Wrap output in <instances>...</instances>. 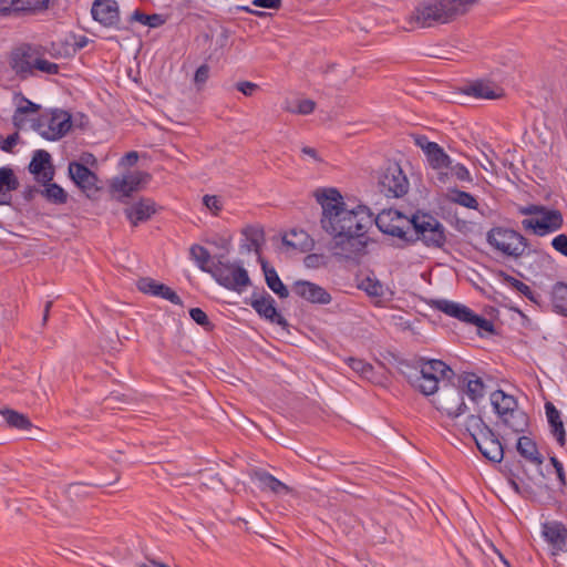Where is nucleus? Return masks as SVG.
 <instances>
[{"label": "nucleus", "mask_w": 567, "mask_h": 567, "mask_svg": "<svg viewBox=\"0 0 567 567\" xmlns=\"http://www.w3.org/2000/svg\"><path fill=\"white\" fill-rule=\"evenodd\" d=\"M315 197L321 206L320 226L332 238L334 256L352 259L367 246V233L373 221L383 234L405 239L411 219L396 209H384L373 217L364 205L349 209L337 188H319Z\"/></svg>", "instance_id": "1"}, {"label": "nucleus", "mask_w": 567, "mask_h": 567, "mask_svg": "<svg viewBox=\"0 0 567 567\" xmlns=\"http://www.w3.org/2000/svg\"><path fill=\"white\" fill-rule=\"evenodd\" d=\"M476 0H426L420 2L408 18L412 28L445 24L466 13Z\"/></svg>", "instance_id": "2"}, {"label": "nucleus", "mask_w": 567, "mask_h": 567, "mask_svg": "<svg viewBox=\"0 0 567 567\" xmlns=\"http://www.w3.org/2000/svg\"><path fill=\"white\" fill-rule=\"evenodd\" d=\"M452 374L453 370L442 360H421L420 368L413 369V372L408 374V380L422 394L432 395L441 390L440 381Z\"/></svg>", "instance_id": "3"}, {"label": "nucleus", "mask_w": 567, "mask_h": 567, "mask_svg": "<svg viewBox=\"0 0 567 567\" xmlns=\"http://www.w3.org/2000/svg\"><path fill=\"white\" fill-rule=\"evenodd\" d=\"M37 50L30 43H22L13 48L7 55L8 69L0 71V82L13 80L24 82L32 79Z\"/></svg>", "instance_id": "4"}, {"label": "nucleus", "mask_w": 567, "mask_h": 567, "mask_svg": "<svg viewBox=\"0 0 567 567\" xmlns=\"http://www.w3.org/2000/svg\"><path fill=\"white\" fill-rule=\"evenodd\" d=\"M210 276L219 286L238 293L251 285L248 271L241 260L230 261L218 258L213 262Z\"/></svg>", "instance_id": "5"}, {"label": "nucleus", "mask_w": 567, "mask_h": 567, "mask_svg": "<svg viewBox=\"0 0 567 567\" xmlns=\"http://www.w3.org/2000/svg\"><path fill=\"white\" fill-rule=\"evenodd\" d=\"M486 240L491 247L502 255L514 258L520 257L527 246L525 237L505 227H494L488 230Z\"/></svg>", "instance_id": "6"}, {"label": "nucleus", "mask_w": 567, "mask_h": 567, "mask_svg": "<svg viewBox=\"0 0 567 567\" xmlns=\"http://www.w3.org/2000/svg\"><path fill=\"white\" fill-rule=\"evenodd\" d=\"M34 130L47 141H58L72 127V116L63 110H51L42 114L33 124Z\"/></svg>", "instance_id": "7"}, {"label": "nucleus", "mask_w": 567, "mask_h": 567, "mask_svg": "<svg viewBox=\"0 0 567 567\" xmlns=\"http://www.w3.org/2000/svg\"><path fill=\"white\" fill-rule=\"evenodd\" d=\"M378 187L385 197L400 198L409 192L410 183L401 166L393 162L381 171Z\"/></svg>", "instance_id": "8"}, {"label": "nucleus", "mask_w": 567, "mask_h": 567, "mask_svg": "<svg viewBox=\"0 0 567 567\" xmlns=\"http://www.w3.org/2000/svg\"><path fill=\"white\" fill-rule=\"evenodd\" d=\"M412 226L427 247L441 248L446 241L444 226L429 214L414 215L411 219Z\"/></svg>", "instance_id": "9"}, {"label": "nucleus", "mask_w": 567, "mask_h": 567, "mask_svg": "<svg viewBox=\"0 0 567 567\" xmlns=\"http://www.w3.org/2000/svg\"><path fill=\"white\" fill-rule=\"evenodd\" d=\"M563 223V215L559 210L544 206L543 213H539L536 217L523 219L522 226L525 230L543 237L560 229Z\"/></svg>", "instance_id": "10"}, {"label": "nucleus", "mask_w": 567, "mask_h": 567, "mask_svg": "<svg viewBox=\"0 0 567 567\" xmlns=\"http://www.w3.org/2000/svg\"><path fill=\"white\" fill-rule=\"evenodd\" d=\"M435 404L439 410L445 412L451 419L458 417L467 410L463 391L452 385L441 388L435 399Z\"/></svg>", "instance_id": "11"}, {"label": "nucleus", "mask_w": 567, "mask_h": 567, "mask_svg": "<svg viewBox=\"0 0 567 567\" xmlns=\"http://www.w3.org/2000/svg\"><path fill=\"white\" fill-rule=\"evenodd\" d=\"M248 305L261 319L281 327L288 326L287 320L278 312L275 299L267 291L252 292Z\"/></svg>", "instance_id": "12"}, {"label": "nucleus", "mask_w": 567, "mask_h": 567, "mask_svg": "<svg viewBox=\"0 0 567 567\" xmlns=\"http://www.w3.org/2000/svg\"><path fill=\"white\" fill-rule=\"evenodd\" d=\"M91 16L101 25L122 30L120 6L116 0H94L91 8Z\"/></svg>", "instance_id": "13"}, {"label": "nucleus", "mask_w": 567, "mask_h": 567, "mask_svg": "<svg viewBox=\"0 0 567 567\" xmlns=\"http://www.w3.org/2000/svg\"><path fill=\"white\" fill-rule=\"evenodd\" d=\"M540 534L550 547V554L557 556L567 551V527L558 520L542 523Z\"/></svg>", "instance_id": "14"}, {"label": "nucleus", "mask_w": 567, "mask_h": 567, "mask_svg": "<svg viewBox=\"0 0 567 567\" xmlns=\"http://www.w3.org/2000/svg\"><path fill=\"white\" fill-rule=\"evenodd\" d=\"M68 175L75 186L87 196L99 190V178L96 174L83 164L70 162L68 166Z\"/></svg>", "instance_id": "15"}, {"label": "nucleus", "mask_w": 567, "mask_h": 567, "mask_svg": "<svg viewBox=\"0 0 567 567\" xmlns=\"http://www.w3.org/2000/svg\"><path fill=\"white\" fill-rule=\"evenodd\" d=\"M292 292L311 303L328 305L332 300L331 295L323 287L308 280L295 281Z\"/></svg>", "instance_id": "16"}, {"label": "nucleus", "mask_w": 567, "mask_h": 567, "mask_svg": "<svg viewBox=\"0 0 567 567\" xmlns=\"http://www.w3.org/2000/svg\"><path fill=\"white\" fill-rule=\"evenodd\" d=\"M16 110L12 115V123L18 130L24 128L31 115L39 112L40 105L27 99L21 92L13 94Z\"/></svg>", "instance_id": "17"}, {"label": "nucleus", "mask_w": 567, "mask_h": 567, "mask_svg": "<svg viewBox=\"0 0 567 567\" xmlns=\"http://www.w3.org/2000/svg\"><path fill=\"white\" fill-rule=\"evenodd\" d=\"M251 478L262 492H270L277 496H284L291 492L288 485L264 470L254 471Z\"/></svg>", "instance_id": "18"}, {"label": "nucleus", "mask_w": 567, "mask_h": 567, "mask_svg": "<svg viewBox=\"0 0 567 567\" xmlns=\"http://www.w3.org/2000/svg\"><path fill=\"white\" fill-rule=\"evenodd\" d=\"M148 177L147 174L141 172H131L122 176H115L111 181V188L113 192L130 196L133 192L137 190L140 184Z\"/></svg>", "instance_id": "19"}, {"label": "nucleus", "mask_w": 567, "mask_h": 567, "mask_svg": "<svg viewBox=\"0 0 567 567\" xmlns=\"http://www.w3.org/2000/svg\"><path fill=\"white\" fill-rule=\"evenodd\" d=\"M475 444L482 455L491 462L499 463L504 457V449L493 431L480 436Z\"/></svg>", "instance_id": "20"}, {"label": "nucleus", "mask_w": 567, "mask_h": 567, "mask_svg": "<svg viewBox=\"0 0 567 567\" xmlns=\"http://www.w3.org/2000/svg\"><path fill=\"white\" fill-rule=\"evenodd\" d=\"M432 306L433 308H435L436 310L452 317V318H455L457 320H460L461 322H464V323H467L468 320H470V317L472 315V309L468 308L467 306L463 305V303H460V302H456V301H452V300H447V299H436V300H433L432 301Z\"/></svg>", "instance_id": "21"}, {"label": "nucleus", "mask_w": 567, "mask_h": 567, "mask_svg": "<svg viewBox=\"0 0 567 567\" xmlns=\"http://www.w3.org/2000/svg\"><path fill=\"white\" fill-rule=\"evenodd\" d=\"M545 413L551 435L560 446H564L566 443V432L559 410L551 402L547 401L545 403Z\"/></svg>", "instance_id": "22"}, {"label": "nucleus", "mask_w": 567, "mask_h": 567, "mask_svg": "<svg viewBox=\"0 0 567 567\" xmlns=\"http://www.w3.org/2000/svg\"><path fill=\"white\" fill-rule=\"evenodd\" d=\"M243 240L240 248L247 252L255 251L259 254V250L265 241L264 229L257 225L246 226L243 231Z\"/></svg>", "instance_id": "23"}, {"label": "nucleus", "mask_w": 567, "mask_h": 567, "mask_svg": "<svg viewBox=\"0 0 567 567\" xmlns=\"http://www.w3.org/2000/svg\"><path fill=\"white\" fill-rule=\"evenodd\" d=\"M155 213V205L152 200L143 199L134 203L125 209L126 218L136 226L138 223L145 221L151 218Z\"/></svg>", "instance_id": "24"}, {"label": "nucleus", "mask_w": 567, "mask_h": 567, "mask_svg": "<svg viewBox=\"0 0 567 567\" xmlns=\"http://www.w3.org/2000/svg\"><path fill=\"white\" fill-rule=\"evenodd\" d=\"M491 403L498 417L519 409L516 399L503 390H496L491 394Z\"/></svg>", "instance_id": "25"}, {"label": "nucleus", "mask_w": 567, "mask_h": 567, "mask_svg": "<svg viewBox=\"0 0 567 567\" xmlns=\"http://www.w3.org/2000/svg\"><path fill=\"white\" fill-rule=\"evenodd\" d=\"M50 161L51 156L47 151L37 150L29 164L30 173L41 175L44 181L50 182L53 178V172L51 168H45L47 165H50Z\"/></svg>", "instance_id": "26"}, {"label": "nucleus", "mask_w": 567, "mask_h": 567, "mask_svg": "<svg viewBox=\"0 0 567 567\" xmlns=\"http://www.w3.org/2000/svg\"><path fill=\"white\" fill-rule=\"evenodd\" d=\"M19 187V181L12 168L0 167V204H8L11 199L10 193Z\"/></svg>", "instance_id": "27"}, {"label": "nucleus", "mask_w": 567, "mask_h": 567, "mask_svg": "<svg viewBox=\"0 0 567 567\" xmlns=\"http://www.w3.org/2000/svg\"><path fill=\"white\" fill-rule=\"evenodd\" d=\"M464 94L475 99L494 100L501 96L495 85L486 81H475L466 85L463 90Z\"/></svg>", "instance_id": "28"}, {"label": "nucleus", "mask_w": 567, "mask_h": 567, "mask_svg": "<svg viewBox=\"0 0 567 567\" xmlns=\"http://www.w3.org/2000/svg\"><path fill=\"white\" fill-rule=\"evenodd\" d=\"M259 261L261 264V268L264 270L266 284L268 288L275 292L279 298H287L289 296V290L284 285L281 279L279 278L275 268H269L267 262L259 256Z\"/></svg>", "instance_id": "29"}, {"label": "nucleus", "mask_w": 567, "mask_h": 567, "mask_svg": "<svg viewBox=\"0 0 567 567\" xmlns=\"http://www.w3.org/2000/svg\"><path fill=\"white\" fill-rule=\"evenodd\" d=\"M424 154L434 173L449 164V155L437 143H425Z\"/></svg>", "instance_id": "30"}, {"label": "nucleus", "mask_w": 567, "mask_h": 567, "mask_svg": "<svg viewBox=\"0 0 567 567\" xmlns=\"http://www.w3.org/2000/svg\"><path fill=\"white\" fill-rule=\"evenodd\" d=\"M463 385L466 388V394L468 398L476 402L484 396V383L481 378L474 373H465L460 379Z\"/></svg>", "instance_id": "31"}, {"label": "nucleus", "mask_w": 567, "mask_h": 567, "mask_svg": "<svg viewBox=\"0 0 567 567\" xmlns=\"http://www.w3.org/2000/svg\"><path fill=\"white\" fill-rule=\"evenodd\" d=\"M0 415L3 417L8 426L17 430H29L32 426L29 417L16 410L3 408L0 409Z\"/></svg>", "instance_id": "32"}, {"label": "nucleus", "mask_w": 567, "mask_h": 567, "mask_svg": "<svg viewBox=\"0 0 567 567\" xmlns=\"http://www.w3.org/2000/svg\"><path fill=\"white\" fill-rule=\"evenodd\" d=\"M518 453L535 464H542L543 457L540 456L536 443L528 436H520L517 441Z\"/></svg>", "instance_id": "33"}, {"label": "nucleus", "mask_w": 567, "mask_h": 567, "mask_svg": "<svg viewBox=\"0 0 567 567\" xmlns=\"http://www.w3.org/2000/svg\"><path fill=\"white\" fill-rule=\"evenodd\" d=\"M505 426L512 430L515 433L524 432L528 426V416L527 414L517 409L513 413H508L499 417Z\"/></svg>", "instance_id": "34"}, {"label": "nucleus", "mask_w": 567, "mask_h": 567, "mask_svg": "<svg viewBox=\"0 0 567 567\" xmlns=\"http://www.w3.org/2000/svg\"><path fill=\"white\" fill-rule=\"evenodd\" d=\"M189 256L190 259L194 261V264L204 272H207L212 275V268L213 264L210 265V254L209 251L200 246V245H193L189 248Z\"/></svg>", "instance_id": "35"}, {"label": "nucleus", "mask_w": 567, "mask_h": 567, "mask_svg": "<svg viewBox=\"0 0 567 567\" xmlns=\"http://www.w3.org/2000/svg\"><path fill=\"white\" fill-rule=\"evenodd\" d=\"M464 426L474 442L477 441L480 436L489 434L492 431V429L483 421L481 416L473 414L467 416Z\"/></svg>", "instance_id": "36"}, {"label": "nucleus", "mask_w": 567, "mask_h": 567, "mask_svg": "<svg viewBox=\"0 0 567 567\" xmlns=\"http://www.w3.org/2000/svg\"><path fill=\"white\" fill-rule=\"evenodd\" d=\"M553 307L558 313L567 316V285L556 282L551 290Z\"/></svg>", "instance_id": "37"}, {"label": "nucleus", "mask_w": 567, "mask_h": 567, "mask_svg": "<svg viewBox=\"0 0 567 567\" xmlns=\"http://www.w3.org/2000/svg\"><path fill=\"white\" fill-rule=\"evenodd\" d=\"M59 71V64L47 60L42 54H40L39 50H37V55L33 64V78H37L39 72L48 75H54L58 74Z\"/></svg>", "instance_id": "38"}, {"label": "nucleus", "mask_w": 567, "mask_h": 567, "mask_svg": "<svg viewBox=\"0 0 567 567\" xmlns=\"http://www.w3.org/2000/svg\"><path fill=\"white\" fill-rule=\"evenodd\" d=\"M49 0H14V16L25 12H35L48 8Z\"/></svg>", "instance_id": "39"}, {"label": "nucleus", "mask_w": 567, "mask_h": 567, "mask_svg": "<svg viewBox=\"0 0 567 567\" xmlns=\"http://www.w3.org/2000/svg\"><path fill=\"white\" fill-rule=\"evenodd\" d=\"M42 196L53 204H64L68 198L65 190L55 183L44 184Z\"/></svg>", "instance_id": "40"}, {"label": "nucleus", "mask_w": 567, "mask_h": 567, "mask_svg": "<svg viewBox=\"0 0 567 567\" xmlns=\"http://www.w3.org/2000/svg\"><path fill=\"white\" fill-rule=\"evenodd\" d=\"M450 200L470 209H477L478 207V202L475 196L456 188L450 190Z\"/></svg>", "instance_id": "41"}, {"label": "nucleus", "mask_w": 567, "mask_h": 567, "mask_svg": "<svg viewBox=\"0 0 567 567\" xmlns=\"http://www.w3.org/2000/svg\"><path fill=\"white\" fill-rule=\"evenodd\" d=\"M131 21H136L142 23L143 25H147L150 28H158L165 23V19L162 14H145L140 10L133 11L131 16Z\"/></svg>", "instance_id": "42"}, {"label": "nucleus", "mask_w": 567, "mask_h": 567, "mask_svg": "<svg viewBox=\"0 0 567 567\" xmlns=\"http://www.w3.org/2000/svg\"><path fill=\"white\" fill-rule=\"evenodd\" d=\"M344 362L362 378L370 379L373 374V367L362 359L347 357L344 358Z\"/></svg>", "instance_id": "43"}, {"label": "nucleus", "mask_w": 567, "mask_h": 567, "mask_svg": "<svg viewBox=\"0 0 567 567\" xmlns=\"http://www.w3.org/2000/svg\"><path fill=\"white\" fill-rule=\"evenodd\" d=\"M467 324L476 327L481 333L482 332H484V333L494 332L493 322L482 316L476 315L474 311H472V315L470 317Z\"/></svg>", "instance_id": "44"}, {"label": "nucleus", "mask_w": 567, "mask_h": 567, "mask_svg": "<svg viewBox=\"0 0 567 567\" xmlns=\"http://www.w3.org/2000/svg\"><path fill=\"white\" fill-rule=\"evenodd\" d=\"M155 297H161L176 306L183 305L181 297L173 289H171L168 286L164 284H159L157 290L155 291Z\"/></svg>", "instance_id": "45"}, {"label": "nucleus", "mask_w": 567, "mask_h": 567, "mask_svg": "<svg viewBox=\"0 0 567 567\" xmlns=\"http://www.w3.org/2000/svg\"><path fill=\"white\" fill-rule=\"evenodd\" d=\"M361 288L372 297H382L384 295L383 285L377 279L367 278L362 281Z\"/></svg>", "instance_id": "46"}, {"label": "nucleus", "mask_w": 567, "mask_h": 567, "mask_svg": "<svg viewBox=\"0 0 567 567\" xmlns=\"http://www.w3.org/2000/svg\"><path fill=\"white\" fill-rule=\"evenodd\" d=\"M505 281L515 290L519 291L522 295L527 297L529 300L535 301V296L530 287L523 281L512 277V276H505Z\"/></svg>", "instance_id": "47"}, {"label": "nucleus", "mask_w": 567, "mask_h": 567, "mask_svg": "<svg viewBox=\"0 0 567 567\" xmlns=\"http://www.w3.org/2000/svg\"><path fill=\"white\" fill-rule=\"evenodd\" d=\"M316 103L312 100L305 99L296 102V105L287 110L295 114L308 115L315 111Z\"/></svg>", "instance_id": "48"}, {"label": "nucleus", "mask_w": 567, "mask_h": 567, "mask_svg": "<svg viewBox=\"0 0 567 567\" xmlns=\"http://www.w3.org/2000/svg\"><path fill=\"white\" fill-rule=\"evenodd\" d=\"M455 163L456 162H454L451 157H449V164L439 168L435 172L434 177L436 178V181L439 183L446 184L453 178L452 173H453V165H455Z\"/></svg>", "instance_id": "49"}, {"label": "nucleus", "mask_w": 567, "mask_h": 567, "mask_svg": "<svg viewBox=\"0 0 567 567\" xmlns=\"http://www.w3.org/2000/svg\"><path fill=\"white\" fill-rule=\"evenodd\" d=\"M203 204L214 215H218V213L224 207L221 198L219 196H216V195H205L203 197Z\"/></svg>", "instance_id": "50"}, {"label": "nucleus", "mask_w": 567, "mask_h": 567, "mask_svg": "<svg viewBox=\"0 0 567 567\" xmlns=\"http://www.w3.org/2000/svg\"><path fill=\"white\" fill-rule=\"evenodd\" d=\"M159 286V282L152 278H142L138 280L137 287L138 289L150 296L155 297V291L157 290V287Z\"/></svg>", "instance_id": "51"}, {"label": "nucleus", "mask_w": 567, "mask_h": 567, "mask_svg": "<svg viewBox=\"0 0 567 567\" xmlns=\"http://www.w3.org/2000/svg\"><path fill=\"white\" fill-rule=\"evenodd\" d=\"M453 178L460 181V182H471L472 176L467 167L458 162L453 165Z\"/></svg>", "instance_id": "52"}, {"label": "nucleus", "mask_w": 567, "mask_h": 567, "mask_svg": "<svg viewBox=\"0 0 567 567\" xmlns=\"http://www.w3.org/2000/svg\"><path fill=\"white\" fill-rule=\"evenodd\" d=\"M551 246L554 247L555 250L560 252L563 256L567 257V236L566 235H564V234L557 235L551 240Z\"/></svg>", "instance_id": "53"}, {"label": "nucleus", "mask_w": 567, "mask_h": 567, "mask_svg": "<svg viewBox=\"0 0 567 567\" xmlns=\"http://www.w3.org/2000/svg\"><path fill=\"white\" fill-rule=\"evenodd\" d=\"M190 318L199 326H208L209 320L205 311H203L200 308H192L189 310Z\"/></svg>", "instance_id": "54"}, {"label": "nucleus", "mask_w": 567, "mask_h": 567, "mask_svg": "<svg viewBox=\"0 0 567 567\" xmlns=\"http://www.w3.org/2000/svg\"><path fill=\"white\" fill-rule=\"evenodd\" d=\"M544 206L543 205H526V206H519L518 207V214L524 216H530L536 217L539 213H543Z\"/></svg>", "instance_id": "55"}, {"label": "nucleus", "mask_w": 567, "mask_h": 567, "mask_svg": "<svg viewBox=\"0 0 567 567\" xmlns=\"http://www.w3.org/2000/svg\"><path fill=\"white\" fill-rule=\"evenodd\" d=\"M236 87L239 92H241L246 96H251L254 92L258 89L256 83L249 81L238 82Z\"/></svg>", "instance_id": "56"}, {"label": "nucleus", "mask_w": 567, "mask_h": 567, "mask_svg": "<svg viewBox=\"0 0 567 567\" xmlns=\"http://www.w3.org/2000/svg\"><path fill=\"white\" fill-rule=\"evenodd\" d=\"M14 0H0V18L14 16Z\"/></svg>", "instance_id": "57"}, {"label": "nucleus", "mask_w": 567, "mask_h": 567, "mask_svg": "<svg viewBox=\"0 0 567 567\" xmlns=\"http://www.w3.org/2000/svg\"><path fill=\"white\" fill-rule=\"evenodd\" d=\"M208 76H209V68H208V65L203 64L196 70L194 81L197 84H203L207 81Z\"/></svg>", "instance_id": "58"}, {"label": "nucleus", "mask_w": 567, "mask_h": 567, "mask_svg": "<svg viewBox=\"0 0 567 567\" xmlns=\"http://www.w3.org/2000/svg\"><path fill=\"white\" fill-rule=\"evenodd\" d=\"M252 6L277 10L281 7V0H252Z\"/></svg>", "instance_id": "59"}, {"label": "nucleus", "mask_w": 567, "mask_h": 567, "mask_svg": "<svg viewBox=\"0 0 567 567\" xmlns=\"http://www.w3.org/2000/svg\"><path fill=\"white\" fill-rule=\"evenodd\" d=\"M18 140H19V134L17 132L8 135L7 138L3 140V142L1 143L0 148L3 152H11L12 147L17 145Z\"/></svg>", "instance_id": "60"}, {"label": "nucleus", "mask_w": 567, "mask_h": 567, "mask_svg": "<svg viewBox=\"0 0 567 567\" xmlns=\"http://www.w3.org/2000/svg\"><path fill=\"white\" fill-rule=\"evenodd\" d=\"M78 164H83L84 166H96L97 159L92 153H83L81 154L79 161H76Z\"/></svg>", "instance_id": "61"}, {"label": "nucleus", "mask_w": 567, "mask_h": 567, "mask_svg": "<svg viewBox=\"0 0 567 567\" xmlns=\"http://www.w3.org/2000/svg\"><path fill=\"white\" fill-rule=\"evenodd\" d=\"M90 40L85 35H74L73 51L76 52L89 44Z\"/></svg>", "instance_id": "62"}, {"label": "nucleus", "mask_w": 567, "mask_h": 567, "mask_svg": "<svg viewBox=\"0 0 567 567\" xmlns=\"http://www.w3.org/2000/svg\"><path fill=\"white\" fill-rule=\"evenodd\" d=\"M301 153L310 157L313 162H321L318 152L313 147L305 146L301 148Z\"/></svg>", "instance_id": "63"}, {"label": "nucleus", "mask_w": 567, "mask_h": 567, "mask_svg": "<svg viewBox=\"0 0 567 567\" xmlns=\"http://www.w3.org/2000/svg\"><path fill=\"white\" fill-rule=\"evenodd\" d=\"M138 159V154L135 151L128 152L125 154V156L122 158L123 164L127 165H134Z\"/></svg>", "instance_id": "64"}]
</instances>
